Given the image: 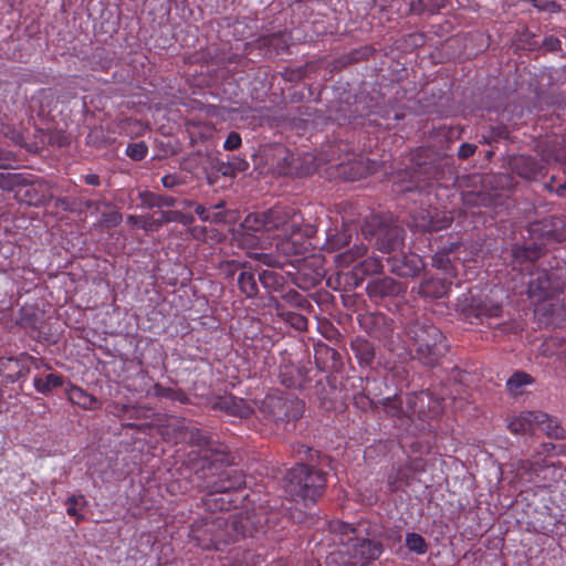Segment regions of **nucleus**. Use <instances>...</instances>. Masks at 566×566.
<instances>
[{
	"instance_id": "1",
	"label": "nucleus",
	"mask_w": 566,
	"mask_h": 566,
	"mask_svg": "<svg viewBox=\"0 0 566 566\" xmlns=\"http://www.w3.org/2000/svg\"><path fill=\"white\" fill-rule=\"evenodd\" d=\"M378 405L379 412L382 411L395 427L411 436L433 432L443 411L442 400L428 390L410 392L406 400L400 395L386 397Z\"/></svg>"
},
{
	"instance_id": "2",
	"label": "nucleus",
	"mask_w": 566,
	"mask_h": 566,
	"mask_svg": "<svg viewBox=\"0 0 566 566\" xmlns=\"http://www.w3.org/2000/svg\"><path fill=\"white\" fill-rule=\"evenodd\" d=\"M403 334L407 354L411 359L418 360L426 367L437 366L449 349L447 337L426 316L416 317L408 322Z\"/></svg>"
},
{
	"instance_id": "3",
	"label": "nucleus",
	"mask_w": 566,
	"mask_h": 566,
	"mask_svg": "<svg viewBox=\"0 0 566 566\" xmlns=\"http://www.w3.org/2000/svg\"><path fill=\"white\" fill-rule=\"evenodd\" d=\"M276 250L286 256L302 255L310 245L308 240L316 233V227L304 223L301 213L289 207V218L277 230Z\"/></svg>"
},
{
	"instance_id": "4",
	"label": "nucleus",
	"mask_w": 566,
	"mask_h": 566,
	"mask_svg": "<svg viewBox=\"0 0 566 566\" xmlns=\"http://www.w3.org/2000/svg\"><path fill=\"white\" fill-rule=\"evenodd\" d=\"M186 446L178 449L182 451L187 460H224L228 455V448L223 443L212 440L205 431L198 428H189L184 424L179 427Z\"/></svg>"
},
{
	"instance_id": "5",
	"label": "nucleus",
	"mask_w": 566,
	"mask_h": 566,
	"mask_svg": "<svg viewBox=\"0 0 566 566\" xmlns=\"http://www.w3.org/2000/svg\"><path fill=\"white\" fill-rule=\"evenodd\" d=\"M457 306L471 324L483 323L490 318H500L503 314L502 303L479 289H470L459 296Z\"/></svg>"
},
{
	"instance_id": "6",
	"label": "nucleus",
	"mask_w": 566,
	"mask_h": 566,
	"mask_svg": "<svg viewBox=\"0 0 566 566\" xmlns=\"http://www.w3.org/2000/svg\"><path fill=\"white\" fill-rule=\"evenodd\" d=\"M286 480L291 491L302 496L303 500L314 502L323 494L326 485L325 473L306 462H296L286 473Z\"/></svg>"
},
{
	"instance_id": "7",
	"label": "nucleus",
	"mask_w": 566,
	"mask_h": 566,
	"mask_svg": "<svg viewBox=\"0 0 566 566\" xmlns=\"http://www.w3.org/2000/svg\"><path fill=\"white\" fill-rule=\"evenodd\" d=\"M365 238L375 240V244L382 253L391 254L403 245V230L392 223H387L378 216H371L361 228Z\"/></svg>"
},
{
	"instance_id": "8",
	"label": "nucleus",
	"mask_w": 566,
	"mask_h": 566,
	"mask_svg": "<svg viewBox=\"0 0 566 566\" xmlns=\"http://www.w3.org/2000/svg\"><path fill=\"white\" fill-rule=\"evenodd\" d=\"M263 409L273 421L290 422L303 416L305 403L293 396L269 395L263 401Z\"/></svg>"
},
{
	"instance_id": "9",
	"label": "nucleus",
	"mask_w": 566,
	"mask_h": 566,
	"mask_svg": "<svg viewBox=\"0 0 566 566\" xmlns=\"http://www.w3.org/2000/svg\"><path fill=\"white\" fill-rule=\"evenodd\" d=\"M359 327L369 336L378 339L390 352L397 349L394 338L395 323L387 315L378 312H366L358 315Z\"/></svg>"
},
{
	"instance_id": "10",
	"label": "nucleus",
	"mask_w": 566,
	"mask_h": 566,
	"mask_svg": "<svg viewBox=\"0 0 566 566\" xmlns=\"http://www.w3.org/2000/svg\"><path fill=\"white\" fill-rule=\"evenodd\" d=\"M289 218V207L274 206L265 211L249 213L241 223L245 232L271 233L282 228V224Z\"/></svg>"
},
{
	"instance_id": "11",
	"label": "nucleus",
	"mask_w": 566,
	"mask_h": 566,
	"mask_svg": "<svg viewBox=\"0 0 566 566\" xmlns=\"http://www.w3.org/2000/svg\"><path fill=\"white\" fill-rule=\"evenodd\" d=\"M40 370H51L52 366L42 358H36L28 353H21L17 357H3L0 359V369L3 370L6 377L11 381L25 380L31 368Z\"/></svg>"
},
{
	"instance_id": "12",
	"label": "nucleus",
	"mask_w": 566,
	"mask_h": 566,
	"mask_svg": "<svg viewBox=\"0 0 566 566\" xmlns=\"http://www.w3.org/2000/svg\"><path fill=\"white\" fill-rule=\"evenodd\" d=\"M384 552V544L371 536L363 535L350 537L347 543V554L353 560L346 563V566H367L376 560Z\"/></svg>"
},
{
	"instance_id": "13",
	"label": "nucleus",
	"mask_w": 566,
	"mask_h": 566,
	"mask_svg": "<svg viewBox=\"0 0 566 566\" xmlns=\"http://www.w3.org/2000/svg\"><path fill=\"white\" fill-rule=\"evenodd\" d=\"M18 324L29 336L38 342L50 340L51 328L46 322L45 315L34 306H22L20 310Z\"/></svg>"
},
{
	"instance_id": "14",
	"label": "nucleus",
	"mask_w": 566,
	"mask_h": 566,
	"mask_svg": "<svg viewBox=\"0 0 566 566\" xmlns=\"http://www.w3.org/2000/svg\"><path fill=\"white\" fill-rule=\"evenodd\" d=\"M528 232L533 239L544 240L545 242L566 241V219L556 216L545 217L532 222Z\"/></svg>"
},
{
	"instance_id": "15",
	"label": "nucleus",
	"mask_w": 566,
	"mask_h": 566,
	"mask_svg": "<svg viewBox=\"0 0 566 566\" xmlns=\"http://www.w3.org/2000/svg\"><path fill=\"white\" fill-rule=\"evenodd\" d=\"M235 462H208L207 469L217 475L213 482L218 492L237 490L244 484V474L234 468Z\"/></svg>"
},
{
	"instance_id": "16",
	"label": "nucleus",
	"mask_w": 566,
	"mask_h": 566,
	"mask_svg": "<svg viewBox=\"0 0 566 566\" xmlns=\"http://www.w3.org/2000/svg\"><path fill=\"white\" fill-rule=\"evenodd\" d=\"M516 470H523L531 481L544 485L563 479L562 467L555 462H516Z\"/></svg>"
},
{
	"instance_id": "17",
	"label": "nucleus",
	"mask_w": 566,
	"mask_h": 566,
	"mask_svg": "<svg viewBox=\"0 0 566 566\" xmlns=\"http://www.w3.org/2000/svg\"><path fill=\"white\" fill-rule=\"evenodd\" d=\"M389 271L398 276L415 277L424 268L422 258L416 253H401L387 258Z\"/></svg>"
},
{
	"instance_id": "18",
	"label": "nucleus",
	"mask_w": 566,
	"mask_h": 566,
	"mask_svg": "<svg viewBox=\"0 0 566 566\" xmlns=\"http://www.w3.org/2000/svg\"><path fill=\"white\" fill-rule=\"evenodd\" d=\"M224 272L227 276H233L238 273V287L245 297L252 298L258 295V280L251 268L248 269L245 265L232 260L226 263Z\"/></svg>"
},
{
	"instance_id": "19",
	"label": "nucleus",
	"mask_w": 566,
	"mask_h": 566,
	"mask_svg": "<svg viewBox=\"0 0 566 566\" xmlns=\"http://www.w3.org/2000/svg\"><path fill=\"white\" fill-rule=\"evenodd\" d=\"M405 291L406 286L401 282L389 276L371 280L366 286L368 296L375 301L399 296Z\"/></svg>"
},
{
	"instance_id": "20",
	"label": "nucleus",
	"mask_w": 566,
	"mask_h": 566,
	"mask_svg": "<svg viewBox=\"0 0 566 566\" xmlns=\"http://www.w3.org/2000/svg\"><path fill=\"white\" fill-rule=\"evenodd\" d=\"M464 249L463 243L452 242L449 247H444L434 253L432 256V266L443 271L447 275L457 276L458 269L455 259L460 260L457 254L461 253Z\"/></svg>"
},
{
	"instance_id": "21",
	"label": "nucleus",
	"mask_w": 566,
	"mask_h": 566,
	"mask_svg": "<svg viewBox=\"0 0 566 566\" xmlns=\"http://www.w3.org/2000/svg\"><path fill=\"white\" fill-rule=\"evenodd\" d=\"M314 360L321 371L333 373L343 366L340 354L324 343L315 344Z\"/></svg>"
},
{
	"instance_id": "22",
	"label": "nucleus",
	"mask_w": 566,
	"mask_h": 566,
	"mask_svg": "<svg viewBox=\"0 0 566 566\" xmlns=\"http://www.w3.org/2000/svg\"><path fill=\"white\" fill-rule=\"evenodd\" d=\"M422 471H424V467L419 462H403L399 463L397 467H392L388 475L390 490L398 491L403 485H409L413 474Z\"/></svg>"
},
{
	"instance_id": "23",
	"label": "nucleus",
	"mask_w": 566,
	"mask_h": 566,
	"mask_svg": "<svg viewBox=\"0 0 566 566\" xmlns=\"http://www.w3.org/2000/svg\"><path fill=\"white\" fill-rule=\"evenodd\" d=\"M292 35L287 31H279L265 36L259 38L255 43L268 55H280L286 53L291 45Z\"/></svg>"
},
{
	"instance_id": "24",
	"label": "nucleus",
	"mask_w": 566,
	"mask_h": 566,
	"mask_svg": "<svg viewBox=\"0 0 566 566\" xmlns=\"http://www.w3.org/2000/svg\"><path fill=\"white\" fill-rule=\"evenodd\" d=\"M512 170L526 180H535L544 176L545 166L535 157L518 155L511 161Z\"/></svg>"
},
{
	"instance_id": "25",
	"label": "nucleus",
	"mask_w": 566,
	"mask_h": 566,
	"mask_svg": "<svg viewBox=\"0 0 566 566\" xmlns=\"http://www.w3.org/2000/svg\"><path fill=\"white\" fill-rule=\"evenodd\" d=\"M546 419L543 411H522L509 418L507 429L514 434H531L536 428V418Z\"/></svg>"
},
{
	"instance_id": "26",
	"label": "nucleus",
	"mask_w": 566,
	"mask_h": 566,
	"mask_svg": "<svg viewBox=\"0 0 566 566\" xmlns=\"http://www.w3.org/2000/svg\"><path fill=\"white\" fill-rule=\"evenodd\" d=\"M451 284L447 279L427 277L420 282L417 293L422 298H442L448 295Z\"/></svg>"
},
{
	"instance_id": "27",
	"label": "nucleus",
	"mask_w": 566,
	"mask_h": 566,
	"mask_svg": "<svg viewBox=\"0 0 566 566\" xmlns=\"http://www.w3.org/2000/svg\"><path fill=\"white\" fill-rule=\"evenodd\" d=\"M349 347L361 368L371 367L376 357V349L371 342L361 336L350 340Z\"/></svg>"
},
{
	"instance_id": "28",
	"label": "nucleus",
	"mask_w": 566,
	"mask_h": 566,
	"mask_svg": "<svg viewBox=\"0 0 566 566\" xmlns=\"http://www.w3.org/2000/svg\"><path fill=\"white\" fill-rule=\"evenodd\" d=\"M213 407L227 412L228 415L240 418H248L252 413L251 407L244 399L232 395L219 397L213 403Z\"/></svg>"
},
{
	"instance_id": "29",
	"label": "nucleus",
	"mask_w": 566,
	"mask_h": 566,
	"mask_svg": "<svg viewBox=\"0 0 566 566\" xmlns=\"http://www.w3.org/2000/svg\"><path fill=\"white\" fill-rule=\"evenodd\" d=\"M554 290L549 275L546 272H542L528 283L527 293L530 298L542 302L548 298Z\"/></svg>"
},
{
	"instance_id": "30",
	"label": "nucleus",
	"mask_w": 566,
	"mask_h": 566,
	"mask_svg": "<svg viewBox=\"0 0 566 566\" xmlns=\"http://www.w3.org/2000/svg\"><path fill=\"white\" fill-rule=\"evenodd\" d=\"M271 305L274 307L276 315L280 316L284 322L291 325L297 331H305L307 328V318L294 311L285 308V305L280 300L272 297Z\"/></svg>"
},
{
	"instance_id": "31",
	"label": "nucleus",
	"mask_w": 566,
	"mask_h": 566,
	"mask_svg": "<svg viewBox=\"0 0 566 566\" xmlns=\"http://www.w3.org/2000/svg\"><path fill=\"white\" fill-rule=\"evenodd\" d=\"M67 398L73 405L85 410H97L102 407L101 401L93 395L86 392L78 386L72 385L67 390Z\"/></svg>"
},
{
	"instance_id": "32",
	"label": "nucleus",
	"mask_w": 566,
	"mask_h": 566,
	"mask_svg": "<svg viewBox=\"0 0 566 566\" xmlns=\"http://www.w3.org/2000/svg\"><path fill=\"white\" fill-rule=\"evenodd\" d=\"M63 384L64 377L57 373L36 374L33 378L35 391L42 395H49L54 389L62 387Z\"/></svg>"
},
{
	"instance_id": "33",
	"label": "nucleus",
	"mask_w": 566,
	"mask_h": 566,
	"mask_svg": "<svg viewBox=\"0 0 566 566\" xmlns=\"http://www.w3.org/2000/svg\"><path fill=\"white\" fill-rule=\"evenodd\" d=\"M366 536H371L377 541H381L385 546L392 547L401 542V533L396 528H385L377 525L367 524Z\"/></svg>"
},
{
	"instance_id": "34",
	"label": "nucleus",
	"mask_w": 566,
	"mask_h": 566,
	"mask_svg": "<svg viewBox=\"0 0 566 566\" xmlns=\"http://www.w3.org/2000/svg\"><path fill=\"white\" fill-rule=\"evenodd\" d=\"M138 198L142 206L148 209L163 207L171 208L178 203L177 199L172 196L159 195L148 190L140 191Z\"/></svg>"
},
{
	"instance_id": "35",
	"label": "nucleus",
	"mask_w": 566,
	"mask_h": 566,
	"mask_svg": "<svg viewBox=\"0 0 566 566\" xmlns=\"http://www.w3.org/2000/svg\"><path fill=\"white\" fill-rule=\"evenodd\" d=\"M258 279L261 285L269 292H283L286 280L284 275L273 270H263Z\"/></svg>"
},
{
	"instance_id": "36",
	"label": "nucleus",
	"mask_w": 566,
	"mask_h": 566,
	"mask_svg": "<svg viewBox=\"0 0 566 566\" xmlns=\"http://www.w3.org/2000/svg\"><path fill=\"white\" fill-rule=\"evenodd\" d=\"M536 427L549 438L563 440L566 438V430L560 426L557 418L546 413V419L536 418Z\"/></svg>"
},
{
	"instance_id": "37",
	"label": "nucleus",
	"mask_w": 566,
	"mask_h": 566,
	"mask_svg": "<svg viewBox=\"0 0 566 566\" xmlns=\"http://www.w3.org/2000/svg\"><path fill=\"white\" fill-rule=\"evenodd\" d=\"M153 395L157 398L178 401L182 405H187L190 401V398L182 389L166 387L159 382L153 386Z\"/></svg>"
},
{
	"instance_id": "38",
	"label": "nucleus",
	"mask_w": 566,
	"mask_h": 566,
	"mask_svg": "<svg viewBox=\"0 0 566 566\" xmlns=\"http://www.w3.org/2000/svg\"><path fill=\"white\" fill-rule=\"evenodd\" d=\"M427 217L428 218H423L422 222L419 223L418 227H420L422 231L428 232L446 229L452 223L453 220L452 216L444 213L440 217L438 212L432 214L430 211H427Z\"/></svg>"
},
{
	"instance_id": "39",
	"label": "nucleus",
	"mask_w": 566,
	"mask_h": 566,
	"mask_svg": "<svg viewBox=\"0 0 566 566\" xmlns=\"http://www.w3.org/2000/svg\"><path fill=\"white\" fill-rule=\"evenodd\" d=\"M367 250L368 248L364 243L355 244L353 248L338 253L335 258V261L338 266L347 268L355 263L358 259L365 256Z\"/></svg>"
},
{
	"instance_id": "40",
	"label": "nucleus",
	"mask_w": 566,
	"mask_h": 566,
	"mask_svg": "<svg viewBox=\"0 0 566 566\" xmlns=\"http://www.w3.org/2000/svg\"><path fill=\"white\" fill-rule=\"evenodd\" d=\"M543 249L539 244L533 243L531 245L517 247L513 250L514 261L517 263L534 262L541 258Z\"/></svg>"
},
{
	"instance_id": "41",
	"label": "nucleus",
	"mask_w": 566,
	"mask_h": 566,
	"mask_svg": "<svg viewBox=\"0 0 566 566\" xmlns=\"http://www.w3.org/2000/svg\"><path fill=\"white\" fill-rule=\"evenodd\" d=\"M195 212L198 216V218L203 222H210L216 224H224L229 222V210L210 212V208L208 209L203 205L197 203L195 207Z\"/></svg>"
},
{
	"instance_id": "42",
	"label": "nucleus",
	"mask_w": 566,
	"mask_h": 566,
	"mask_svg": "<svg viewBox=\"0 0 566 566\" xmlns=\"http://www.w3.org/2000/svg\"><path fill=\"white\" fill-rule=\"evenodd\" d=\"M187 132L192 140H205L212 136L214 127L210 123L189 120L186 124Z\"/></svg>"
},
{
	"instance_id": "43",
	"label": "nucleus",
	"mask_w": 566,
	"mask_h": 566,
	"mask_svg": "<svg viewBox=\"0 0 566 566\" xmlns=\"http://www.w3.org/2000/svg\"><path fill=\"white\" fill-rule=\"evenodd\" d=\"M279 378L282 385L286 388L302 387V375L300 369L293 366H283L280 368Z\"/></svg>"
},
{
	"instance_id": "44",
	"label": "nucleus",
	"mask_w": 566,
	"mask_h": 566,
	"mask_svg": "<svg viewBox=\"0 0 566 566\" xmlns=\"http://www.w3.org/2000/svg\"><path fill=\"white\" fill-rule=\"evenodd\" d=\"M352 241V232L348 227L335 230V233L327 237L326 245L329 250L336 251L345 248Z\"/></svg>"
},
{
	"instance_id": "45",
	"label": "nucleus",
	"mask_w": 566,
	"mask_h": 566,
	"mask_svg": "<svg viewBox=\"0 0 566 566\" xmlns=\"http://www.w3.org/2000/svg\"><path fill=\"white\" fill-rule=\"evenodd\" d=\"M534 382V378L524 371H515L506 381V388L513 395H520L522 392V387L526 385H532Z\"/></svg>"
},
{
	"instance_id": "46",
	"label": "nucleus",
	"mask_w": 566,
	"mask_h": 566,
	"mask_svg": "<svg viewBox=\"0 0 566 566\" xmlns=\"http://www.w3.org/2000/svg\"><path fill=\"white\" fill-rule=\"evenodd\" d=\"M159 217L155 218L154 216H146L144 222L140 224V228L146 232L158 230L163 224L174 222L172 219L168 218V216L172 214V210H161L158 212Z\"/></svg>"
},
{
	"instance_id": "47",
	"label": "nucleus",
	"mask_w": 566,
	"mask_h": 566,
	"mask_svg": "<svg viewBox=\"0 0 566 566\" xmlns=\"http://www.w3.org/2000/svg\"><path fill=\"white\" fill-rule=\"evenodd\" d=\"M384 265L379 258L377 256H368L358 262L355 265V270L357 273H361L363 275H373L380 273Z\"/></svg>"
},
{
	"instance_id": "48",
	"label": "nucleus",
	"mask_w": 566,
	"mask_h": 566,
	"mask_svg": "<svg viewBox=\"0 0 566 566\" xmlns=\"http://www.w3.org/2000/svg\"><path fill=\"white\" fill-rule=\"evenodd\" d=\"M29 180L22 175L17 172H0V189L13 190L18 186L27 185Z\"/></svg>"
},
{
	"instance_id": "49",
	"label": "nucleus",
	"mask_w": 566,
	"mask_h": 566,
	"mask_svg": "<svg viewBox=\"0 0 566 566\" xmlns=\"http://www.w3.org/2000/svg\"><path fill=\"white\" fill-rule=\"evenodd\" d=\"M543 354L545 356H564L566 357V340L552 337L544 342L543 344Z\"/></svg>"
},
{
	"instance_id": "50",
	"label": "nucleus",
	"mask_w": 566,
	"mask_h": 566,
	"mask_svg": "<svg viewBox=\"0 0 566 566\" xmlns=\"http://www.w3.org/2000/svg\"><path fill=\"white\" fill-rule=\"evenodd\" d=\"M406 546L407 548L416 553L418 555H423L428 552V543L426 539L418 533H408L406 536Z\"/></svg>"
},
{
	"instance_id": "51",
	"label": "nucleus",
	"mask_w": 566,
	"mask_h": 566,
	"mask_svg": "<svg viewBox=\"0 0 566 566\" xmlns=\"http://www.w3.org/2000/svg\"><path fill=\"white\" fill-rule=\"evenodd\" d=\"M447 3L448 0H419L417 4L412 6V9L417 12L434 14L446 8Z\"/></svg>"
},
{
	"instance_id": "52",
	"label": "nucleus",
	"mask_w": 566,
	"mask_h": 566,
	"mask_svg": "<svg viewBox=\"0 0 566 566\" xmlns=\"http://www.w3.org/2000/svg\"><path fill=\"white\" fill-rule=\"evenodd\" d=\"M282 304H289L296 308H305L310 306L308 301L297 291L290 289L286 292H282Z\"/></svg>"
},
{
	"instance_id": "53",
	"label": "nucleus",
	"mask_w": 566,
	"mask_h": 566,
	"mask_svg": "<svg viewBox=\"0 0 566 566\" xmlns=\"http://www.w3.org/2000/svg\"><path fill=\"white\" fill-rule=\"evenodd\" d=\"M353 403L360 411L367 412L373 410L379 412L378 401H374L364 392L356 394L353 398Z\"/></svg>"
},
{
	"instance_id": "54",
	"label": "nucleus",
	"mask_w": 566,
	"mask_h": 566,
	"mask_svg": "<svg viewBox=\"0 0 566 566\" xmlns=\"http://www.w3.org/2000/svg\"><path fill=\"white\" fill-rule=\"evenodd\" d=\"M537 453L544 458L566 457V448L563 443L546 442L539 446Z\"/></svg>"
},
{
	"instance_id": "55",
	"label": "nucleus",
	"mask_w": 566,
	"mask_h": 566,
	"mask_svg": "<svg viewBox=\"0 0 566 566\" xmlns=\"http://www.w3.org/2000/svg\"><path fill=\"white\" fill-rule=\"evenodd\" d=\"M126 156H128L132 160L140 161L148 154V146L145 142L139 143H130L127 145L125 150Z\"/></svg>"
},
{
	"instance_id": "56",
	"label": "nucleus",
	"mask_w": 566,
	"mask_h": 566,
	"mask_svg": "<svg viewBox=\"0 0 566 566\" xmlns=\"http://www.w3.org/2000/svg\"><path fill=\"white\" fill-rule=\"evenodd\" d=\"M293 449V455L296 458V460H314L315 458L318 460L321 459L319 452L316 450H313L306 444L303 443H296L292 447Z\"/></svg>"
},
{
	"instance_id": "57",
	"label": "nucleus",
	"mask_w": 566,
	"mask_h": 566,
	"mask_svg": "<svg viewBox=\"0 0 566 566\" xmlns=\"http://www.w3.org/2000/svg\"><path fill=\"white\" fill-rule=\"evenodd\" d=\"M23 197L29 205L33 206L43 205L49 198L44 191H38L34 184H31V186L24 190Z\"/></svg>"
},
{
	"instance_id": "58",
	"label": "nucleus",
	"mask_w": 566,
	"mask_h": 566,
	"mask_svg": "<svg viewBox=\"0 0 566 566\" xmlns=\"http://www.w3.org/2000/svg\"><path fill=\"white\" fill-rule=\"evenodd\" d=\"M367 523H360L358 526H353L352 524L340 522L337 524L335 528L340 535H349L354 534L356 536L366 535Z\"/></svg>"
},
{
	"instance_id": "59",
	"label": "nucleus",
	"mask_w": 566,
	"mask_h": 566,
	"mask_svg": "<svg viewBox=\"0 0 566 566\" xmlns=\"http://www.w3.org/2000/svg\"><path fill=\"white\" fill-rule=\"evenodd\" d=\"M233 29L232 35L237 40H243L252 34L251 28L248 25L245 20H234L232 24L228 23Z\"/></svg>"
},
{
	"instance_id": "60",
	"label": "nucleus",
	"mask_w": 566,
	"mask_h": 566,
	"mask_svg": "<svg viewBox=\"0 0 566 566\" xmlns=\"http://www.w3.org/2000/svg\"><path fill=\"white\" fill-rule=\"evenodd\" d=\"M318 331L328 340H337L340 337L339 331L329 321L319 322Z\"/></svg>"
},
{
	"instance_id": "61",
	"label": "nucleus",
	"mask_w": 566,
	"mask_h": 566,
	"mask_svg": "<svg viewBox=\"0 0 566 566\" xmlns=\"http://www.w3.org/2000/svg\"><path fill=\"white\" fill-rule=\"evenodd\" d=\"M84 503H85V501H84L83 495H78V496L72 495V496L67 497L66 503H65L66 504V513L70 516H78L80 506H82Z\"/></svg>"
},
{
	"instance_id": "62",
	"label": "nucleus",
	"mask_w": 566,
	"mask_h": 566,
	"mask_svg": "<svg viewBox=\"0 0 566 566\" xmlns=\"http://www.w3.org/2000/svg\"><path fill=\"white\" fill-rule=\"evenodd\" d=\"M147 410L136 406H122L120 411L117 416H124L128 418H142L146 415Z\"/></svg>"
},
{
	"instance_id": "63",
	"label": "nucleus",
	"mask_w": 566,
	"mask_h": 566,
	"mask_svg": "<svg viewBox=\"0 0 566 566\" xmlns=\"http://www.w3.org/2000/svg\"><path fill=\"white\" fill-rule=\"evenodd\" d=\"M533 6L539 11L558 12L560 6L554 0H533Z\"/></svg>"
},
{
	"instance_id": "64",
	"label": "nucleus",
	"mask_w": 566,
	"mask_h": 566,
	"mask_svg": "<svg viewBox=\"0 0 566 566\" xmlns=\"http://www.w3.org/2000/svg\"><path fill=\"white\" fill-rule=\"evenodd\" d=\"M241 144H242V138H241L240 134L237 132H230L223 143V148L226 150H235L241 146Z\"/></svg>"
}]
</instances>
